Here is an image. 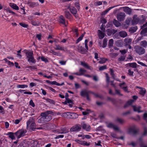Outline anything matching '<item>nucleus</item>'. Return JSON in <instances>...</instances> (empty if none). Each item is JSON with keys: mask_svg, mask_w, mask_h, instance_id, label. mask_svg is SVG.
Segmentation results:
<instances>
[{"mask_svg": "<svg viewBox=\"0 0 147 147\" xmlns=\"http://www.w3.org/2000/svg\"><path fill=\"white\" fill-rule=\"evenodd\" d=\"M133 108L134 111L135 112H138V113H140L142 112V111L140 110L141 109L140 106L136 107L135 106H132Z\"/></svg>", "mask_w": 147, "mask_h": 147, "instance_id": "obj_17", "label": "nucleus"}, {"mask_svg": "<svg viewBox=\"0 0 147 147\" xmlns=\"http://www.w3.org/2000/svg\"><path fill=\"white\" fill-rule=\"evenodd\" d=\"M66 115H70L71 117V118L73 119L77 118L78 117V115L77 113H70L68 112L66 113H64L63 114V116H65Z\"/></svg>", "mask_w": 147, "mask_h": 147, "instance_id": "obj_8", "label": "nucleus"}, {"mask_svg": "<svg viewBox=\"0 0 147 147\" xmlns=\"http://www.w3.org/2000/svg\"><path fill=\"white\" fill-rule=\"evenodd\" d=\"M84 36V34H82L78 38L77 40H76V43H78L82 39L83 37Z\"/></svg>", "mask_w": 147, "mask_h": 147, "instance_id": "obj_42", "label": "nucleus"}, {"mask_svg": "<svg viewBox=\"0 0 147 147\" xmlns=\"http://www.w3.org/2000/svg\"><path fill=\"white\" fill-rule=\"evenodd\" d=\"M107 69V66L105 65L103 66L100 67L99 68V70L100 71H102Z\"/></svg>", "mask_w": 147, "mask_h": 147, "instance_id": "obj_59", "label": "nucleus"}, {"mask_svg": "<svg viewBox=\"0 0 147 147\" xmlns=\"http://www.w3.org/2000/svg\"><path fill=\"white\" fill-rule=\"evenodd\" d=\"M82 126L83 129H85L87 131H89L90 129V126L83 122L82 123Z\"/></svg>", "mask_w": 147, "mask_h": 147, "instance_id": "obj_12", "label": "nucleus"}, {"mask_svg": "<svg viewBox=\"0 0 147 147\" xmlns=\"http://www.w3.org/2000/svg\"><path fill=\"white\" fill-rule=\"evenodd\" d=\"M119 34L120 36L123 38H124L127 36V32L125 31H120L119 32Z\"/></svg>", "mask_w": 147, "mask_h": 147, "instance_id": "obj_20", "label": "nucleus"}, {"mask_svg": "<svg viewBox=\"0 0 147 147\" xmlns=\"http://www.w3.org/2000/svg\"><path fill=\"white\" fill-rule=\"evenodd\" d=\"M124 41L126 45L129 44L132 41V40L130 38H126L124 39Z\"/></svg>", "mask_w": 147, "mask_h": 147, "instance_id": "obj_39", "label": "nucleus"}, {"mask_svg": "<svg viewBox=\"0 0 147 147\" xmlns=\"http://www.w3.org/2000/svg\"><path fill=\"white\" fill-rule=\"evenodd\" d=\"M134 49L136 52L139 55H141L144 53L145 50L142 47L139 46H136Z\"/></svg>", "mask_w": 147, "mask_h": 147, "instance_id": "obj_4", "label": "nucleus"}, {"mask_svg": "<svg viewBox=\"0 0 147 147\" xmlns=\"http://www.w3.org/2000/svg\"><path fill=\"white\" fill-rule=\"evenodd\" d=\"M102 1H97L94 3V5L96 6L101 5L102 4Z\"/></svg>", "mask_w": 147, "mask_h": 147, "instance_id": "obj_57", "label": "nucleus"}, {"mask_svg": "<svg viewBox=\"0 0 147 147\" xmlns=\"http://www.w3.org/2000/svg\"><path fill=\"white\" fill-rule=\"evenodd\" d=\"M107 126L109 128H113L115 131H119V129L118 127L111 123H109L107 124Z\"/></svg>", "mask_w": 147, "mask_h": 147, "instance_id": "obj_9", "label": "nucleus"}, {"mask_svg": "<svg viewBox=\"0 0 147 147\" xmlns=\"http://www.w3.org/2000/svg\"><path fill=\"white\" fill-rule=\"evenodd\" d=\"M55 47L54 49L56 50H61L64 51H67V49L66 47H62L59 45H55Z\"/></svg>", "mask_w": 147, "mask_h": 147, "instance_id": "obj_10", "label": "nucleus"}, {"mask_svg": "<svg viewBox=\"0 0 147 147\" xmlns=\"http://www.w3.org/2000/svg\"><path fill=\"white\" fill-rule=\"evenodd\" d=\"M113 22L114 25L117 27H118L121 26V24L117 20L115 19H114Z\"/></svg>", "mask_w": 147, "mask_h": 147, "instance_id": "obj_23", "label": "nucleus"}, {"mask_svg": "<svg viewBox=\"0 0 147 147\" xmlns=\"http://www.w3.org/2000/svg\"><path fill=\"white\" fill-rule=\"evenodd\" d=\"M128 133L133 136H136L139 134V129L135 125L130 126L128 129Z\"/></svg>", "mask_w": 147, "mask_h": 147, "instance_id": "obj_1", "label": "nucleus"}, {"mask_svg": "<svg viewBox=\"0 0 147 147\" xmlns=\"http://www.w3.org/2000/svg\"><path fill=\"white\" fill-rule=\"evenodd\" d=\"M27 67L28 68H30L31 70L36 69H37L36 67V66H28Z\"/></svg>", "mask_w": 147, "mask_h": 147, "instance_id": "obj_56", "label": "nucleus"}, {"mask_svg": "<svg viewBox=\"0 0 147 147\" xmlns=\"http://www.w3.org/2000/svg\"><path fill=\"white\" fill-rule=\"evenodd\" d=\"M38 122L39 123H46L44 117H42L38 120Z\"/></svg>", "mask_w": 147, "mask_h": 147, "instance_id": "obj_34", "label": "nucleus"}, {"mask_svg": "<svg viewBox=\"0 0 147 147\" xmlns=\"http://www.w3.org/2000/svg\"><path fill=\"white\" fill-rule=\"evenodd\" d=\"M117 121L121 124H123L125 123V120L122 118H118L117 119Z\"/></svg>", "mask_w": 147, "mask_h": 147, "instance_id": "obj_28", "label": "nucleus"}, {"mask_svg": "<svg viewBox=\"0 0 147 147\" xmlns=\"http://www.w3.org/2000/svg\"><path fill=\"white\" fill-rule=\"evenodd\" d=\"M79 137H82L83 138H90V136L88 135H84L82 133H81L80 134L78 135Z\"/></svg>", "mask_w": 147, "mask_h": 147, "instance_id": "obj_40", "label": "nucleus"}, {"mask_svg": "<svg viewBox=\"0 0 147 147\" xmlns=\"http://www.w3.org/2000/svg\"><path fill=\"white\" fill-rule=\"evenodd\" d=\"M36 37L39 40H40L41 39V35L40 34H37Z\"/></svg>", "mask_w": 147, "mask_h": 147, "instance_id": "obj_64", "label": "nucleus"}, {"mask_svg": "<svg viewBox=\"0 0 147 147\" xmlns=\"http://www.w3.org/2000/svg\"><path fill=\"white\" fill-rule=\"evenodd\" d=\"M89 93H91V94H93L95 97H98L100 98H102V96L100 95H99L97 94H96L93 92L91 91H90V92H89Z\"/></svg>", "mask_w": 147, "mask_h": 147, "instance_id": "obj_41", "label": "nucleus"}, {"mask_svg": "<svg viewBox=\"0 0 147 147\" xmlns=\"http://www.w3.org/2000/svg\"><path fill=\"white\" fill-rule=\"evenodd\" d=\"M27 4L30 7L32 8L35 7L38 5V3L32 2L30 1L27 2Z\"/></svg>", "mask_w": 147, "mask_h": 147, "instance_id": "obj_11", "label": "nucleus"}, {"mask_svg": "<svg viewBox=\"0 0 147 147\" xmlns=\"http://www.w3.org/2000/svg\"><path fill=\"white\" fill-rule=\"evenodd\" d=\"M74 141L77 143L82 145H85L88 146L90 145L89 144H87V142H86L82 141L80 139H76Z\"/></svg>", "mask_w": 147, "mask_h": 147, "instance_id": "obj_13", "label": "nucleus"}, {"mask_svg": "<svg viewBox=\"0 0 147 147\" xmlns=\"http://www.w3.org/2000/svg\"><path fill=\"white\" fill-rule=\"evenodd\" d=\"M46 122L49 121L52 119V117L50 115L44 117Z\"/></svg>", "mask_w": 147, "mask_h": 147, "instance_id": "obj_37", "label": "nucleus"}, {"mask_svg": "<svg viewBox=\"0 0 147 147\" xmlns=\"http://www.w3.org/2000/svg\"><path fill=\"white\" fill-rule=\"evenodd\" d=\"M107 34L108 36H111L112 34V29H108L106 30Z\"/></svg>", "mask_w": 147, "mask_h": 147, "instance_id": "obj_47", "label": "nucleus"}, {"mask_svg": "<svg viewBox=\"0 0 147 147\" xmlns=\"http://www.w3.org/2000/svg\"><path fill=\"white\" fill-rule=\"evenodd\" d=\"M79 71L80 74H81V76L83 75L84 74L86 71V70L81 68L80 69Z\"/></svg>", "mask_w": 147, "mask_h": 147, "instance_id": "obj_45", "label": "nucleus"}, {"mask_svg": "<svg viewBox=\"0 0 147 147\" xmlns=\"http://www.w3.org/2000/svg\"><path fill=\"white\" fill-rule=\"evenodd\" d=\"M41 59L42 61H44L45 62H48V61L47 60V58H45L44 57H41Z\"/></svg>", "mask_w": 147, "mask_h": 147, "instance_id": "obj_60", "label": "nucleus"}, {"mask_svg": "<svg viewBox=\"0 0 147 147\" xmlns=\"http://www.w3.org/2000/svg\"><path fill=\"white\" fill-rule=\"evenodd\" d=\"M144 19L142 18V19H139L137 15H134L132 21V24L133 25H135L137 24L138 22L140 23H142L144 21Z\"/></svg>", "mask_w": 147, "mask_h": 147, "instance_id": "obj_3", "label": "nucleus"}, {"mask_svg": "<svg viewBox=\"0 0 147 147\" xmlns=\"http://www.w3.org/2000/svg\"><path fill=\"white\" fill-rule=\"evenodd\" d=\"M10 6L16 10H18L19 9L18 7L17 6V5L13 3H10Z\"/></svg>", "mask_w": 147, "mask_h": 147, "instance_id": "obj_27", "label": "nucleus"}, {"mask_svg": "<svg viewBox=\"0 0 147 147\" xmlns=\"http://www.w3.org/2000/svg\"><path fill=\"white\" fill-rule=\"evenodd\" d=\"M134 100H131L128 101L127 103L124 106V108L126 107L128 105H130L132 104Z\"/></svg>", "mask_w": 147, "mask_h": 147, "instance_id": "obj_46", "label": "nucleus"}, {"mask_svg": "<svg viewBox=\"0 0 147 147\" xmlns=\"http://www.w3.org/2000/svg\"><path fill=\"white\" fill-rule=\"evenodd\" d=\"M26 132L27 131L26 130L21 129L15 133L14 134L18 138H20L23 137L25 135V134L26 133Z\"/></svg>", "mask_w": 147, "mask_h": 147, "instance_id": "obj_2", "label": "nucleus"}, {"mask_svg": "<svg viewBox=\"0 0 147 147\" xmlns=\"http://www.w3.org/2000/svg\"><path fill=\"white\" fill-rule=\"evenodd\" d=\"M81 128V126L80 125H76L73 126L70 129V131L72 132L79 131Z\"/></svg>", "mask_w": 147, "mask_h": 147, "instance_id": "obj_7", "label": "nucleus"}, {"mask_svg": "<svg viewBox=\"0 0 147 147\" xmlns=\"http://www.w3.org/2000/svg\"><path fill=\"white\" fill-rule=\"evenodd\" d=\"M137 29V27H131L129 29V31L130 33H133L135 32Z\"/></svg>", "mask_w": 147, "mask_h": 147, "instance_id": "obj_25", "label": "nucleus"}, {"mask_svg": "<svg viewBox=\"0 0 147 147\" xmlns=\"http://www.w3.org/2000/svg\"><path fill=\"white\" fill-rule=\"evenodd\" d=\"M90 92V90H82L80 92V95L82 96H86V98L88 100H90V98L89 97V94H91V93H89Z\"/></svg>", "mask_w": 147, "mask_h": 147, "instance_id": "obj_5", "label": "nucleus"}, {"mask_svg": "<svg viewBox=\"0 0 147 147\" xmlns=\"http://www.w3.org/2000/svg\"><path fill=\"white\" fill-rule=\"evenodd\" d=\"M123 11L129 14H130L131 12V9L128 7H123Z\"/></svg>", "mask_w": 147, "mask_h": 147, "instance_id": "obj_18", "label": "nucleus"}, {"mask_svg": "<svg viewBox=\"0 0 147 147\" xmlns=\"http://www.w3.org/2000/svg\"><path fill=\"white\" fill-rule=\"evenodd\" d=\"M125 57L124 55L121 56L118 59V60L120 61H124L125 59Z\"/></svg>", "mask_w": 147, "mask_h": 147, "instance_id": "obj_49", "label": "nucleus"}, {"mask_svg": "<svg viewBox=\"0 0 147 147\" xmlns=\"http://www.w3.org/2000/svg\"><path fill=\"white\" fill-rule=\"evenodd\" d=\"M19 24L24 28H27L28 26V24H26L24 23L21 22L19 23Z\"/></svg>", "mask_w": 147, "mask_h": 147, "instance_id": "obj_53", "label": "nucleus"}, {"mask_svg": "<svg viewBox=\"0 0 147 147\" xmlns=\"http://www.w3.org/2000/svg\"><path fill=\"white\" fill-rule=\"evenodd\" d=\"M113 39H111L109 40L108 44V46L110 48L113 46Z\"/></svg>", "mask_w": 147, "mask_h": 147, "instance_id": "obj_43", "label": "nucleus"}, {"mask_svg": "<svg viewBox=\"0 0 147 147\" xmlns=\"http://www.w3.org/2000/svg\"><path fill=\"white\" fill-rule=\"evenodd\" d=\"M114 7V6L111 7L105 10L102 13V15H105L106 14L110 9Z\"/></svg>", "mask_w": 147, "mask_h": 147, "instance_id": "obj_36", "label": "nucleus"}, {"mask_svg": "<svg viewBox=\"0 0 147 147\" xmlns=\"http://www.w3.org/2000/svg\"><path fill=\"white\" fill-rule=\"evenodd\" d=\"M61 130H57V132L61 134H65L68 132V131L65 128H62L61 129Z\"/></svg>", "mask_w": 147, "mask_h": 147, "instance_id": "obj_15", "label": "nucleus"}, {"mask_svg": "<svg viewBox=\"0 0 147 147\" xmlns=\"http://www.w3.org/2000/svg\"><path fill=\"white\" fill-rule=\"evenodd\" d=\"M127 66H129L133 68H136L137 66V64L135 62L127 63Z\"/></svg>", "mask_w": 147, "mask_h": 147, "instance_id": "obj_22", "label": "nucleus"}, {"mask_svg": "<svg viewBox=\"0 0 147 147\" xmlns=\"http://www.w3.org/2000/svg\"><path fill=\"white\" fill-rule=\"evenodd\" d=\"M65 16L66 18L68 19H69L71 18V14L69 11H65Z\"/></svg>", "mask_w": 147, "mask_h": 147, "instance_id": "obj_30", "label": "nucleus"}, {"mask_svg": "<svg viewBox=\"0 0 147 147\" xmlns=\"http://www.w3.org/2000/svg\"><path fill=\"white\" fill-rule=\"evenodd\" d=\"M5 10L7 12H9V13H12V14H16L15 13H14L13 11H11L9 8L6 9H5Z\"/></svg>", "mask_w": 147, "mask_h": 147, "instance_id": "obj_61", "label": "nucleus"}, {"mask_svg": "<svg viewBox=\"0 0 147 147\" xmlns=\"http://www.w3.org/2000/svg\"><path fill=\"white\" fill-rule=\"evenodd\" d=\"M98 32H99L100 34L99 35V38L100 39H102L104 37V33L101 31L100 30H98Z\"/></svg>", "mask_w": 147, "mask_h": 147, "instance_id": "obj_31", "label": "nucleus"}, {"mask_svg": "<svg viewBox=\"0 0 147 147\" xmlns=\"http://www.w3.org/2000/svg\"><path fill=\"white\" fill-rule=\"evenodd\" d=\"M69 9L71 12L73 14L76 15L77 13L76 9L74 7H69Z\"/></svg>", "mask_w": 147, "mask_h": 147, "instance_id": "obj_21", "label": "nucleus"}, {"mask_svg": "<svg viewBox=\"0 0 147 147\" xmlns=\"http://www.w3.org/2000/svg\"><path fill=\"white\" fill-rule=\"evenodd\" d=\"M45 100L47 102L53 104H55V102L54 100L50 99L47 98Z\"/></svg>", "mask_w": 147, "mask_h": 147, "instance_id": "obj_50", "label": "nucleus"}, {"mask_svg": "<svg viewBox=\"0 0 147 147\" xmlns=\"http://www.w3.org/2000/svg\"><path fill=\"white\" fill-rule=\"evenodd\" d=\"M101 141H98L97 142H95V144L96 146H101Z\"/></svg>", "mask_w": 147, "mask_h": 147, "instance_id": "obj_63", "label": "nucleus"}, {"mask_svg": "<svg viewBox=\"0 0 147 147\" xmlns=\"http://www.w3.org/2000/svg\"><path fill=\"white\" fill-rule=\"evenodd\" d=\"M146 92V90H145L143 89L141 90L140 91L139 93L141 95L144 96Z\"/></svg>", "mask_w": 147, "mask_h": 147, "instance_id": "obj_58", "label": "nucleus"}, {"mask_svg": "<svg viewBox=\"0 0 147 147\" xmlns=\"http://www.w3.org/2000/svg\"><path fill=\"white\" fill-rule=\"evenodd\" d=\"M68 101L67 102L69 104V105L70 107H72L73 105V101L72 100H70L69 99L67 100Z\"/></svg>", "mask_w": 147, "mask_h": 147, "instance_id": "obj_54", "label": "nucleus"}, {"mask_svg": "<svg viewBox=\"0 0 147 147\" xmlns=\"http://www.w3.org/2000/svg\"><path fill=\"white\" fill-rule=\"evenodd\" d=\"M81 64L85 68L88 69H90L91 67L89 66L87 63L85 62H81Z\"/></svg>", "mask_w": 147, "mask_h": 147, "instance_id": "obj_24", "label": "nucleus"}, {"mask_svg": "<svg viewBox=\"0 0 147 147\" xmlns=\"http://www.w3.org/2000/svg\"><path fill=\"white\" fill-rule=\"evenodd\" d=\"M30 129L32 130H34L36 129V124L34 122L32 123L30 126Z\"/></svg>", "mask_w": 147, "mask_h": 147, "instance_id": "obj_33", "label": "nucleus"}, {"mask_svg": "<svg viewBox=\"0 0 147 147\" xmlns=\"http://www.w3.org/2000/svg\"><path fill=\"white\" fill-rule=\"evenodd\" d=\"M28 87L27 85H18L17 86V87L18 88H23Z\"/></svg>", "mask_w": 147, "mask_h": 147, "instance_id": "obj_44", "label": "nucleus"}, {"mask_svg": "<svg viewBox=\"0 0 147 147\" xmlns=\"http://www.w3.org/2000/svg\"><path fill=\"white\" fill-rule=\"evenodd\" d=\"M107 40L106 38H104L103 41L102 47L103 48L105 47L107 44Z\"/></svg>", "mask_w": 147, "mask_h": 147, "instance_id": "obj_35", "label": "nucleus"}, {"mask_svg": "<svg viewBox=\"0 0 147 147\" xmlns=\"http://www.w3.org/2000/svg\"><path fill=\"white\" fill-rule=\"evenodd\" d=\"M29 104L33 107H34L35 105L32 100H30L29 102Z\"/></svg>", "mask_w": 147, "mask_h": 147, "instance_id": "obj_62", "label": "nucleus"}, {"mask_svg": "<svg viewBox=\"0 0 147 147\" xmlns=\"http://www.w3.org/2000/svg\"><path fill=\"white\" fill-rule=\"evenodd\" d=\"M107 60V59H106L102 58L99 61V63L100 64H103L105 63Z\"/></svg>", "mask_w": 147, "mask_h": 147, "instance_id": "obj_55", "label": "nucleus"}, {"mask_svg": "<svg viewBox=\"0 0 147 147\" xmlns=\"http://www.w3.org/2000/svg\"><path fill=\"white\" fill-rule=\"evenodd\" d=\"M125 15L124 13L121 12L117 14V18L119 21H123L125 19Z\"/></svg>", "mask_w": 147, "mask_h": 147, "instance_id": "obj_6", "label": "nucleus"}, {"mask_svg": "<svg viewBox=\"0 0 147 147\" xmlns=\"http://www.w3.org/2000/svg\"><path fill=\"white\" fill-rule=\"evenodd\" d=\"M28 61L29 62H31L33 63H35L36 62L33 56L28 58Z\"/></svg>", "mask_w": 147, "mask_h": 147, "instance_id": "obj_26", "label": "nucleus"}, {"mask_svg": "<svg viewBox=\"0 0 147 147\" xmlns=\"http://www.w3.org/2000/svg\"><path fill=\"white\" fill-rule=\"evenodd\" d=\"M140 45L142 46L146 47L147 46V42L145 40L142 41L140 43Z\"/></svg>", "mask_w": 147, "mask_h": 147, "instance_id": "obj_38", "label": "nucleus"}, {"mask_svg": "<svg viewBox=\"0 0 147 147\" xmlns=\"http://www.w3.org/2000/svg\"><path fill=\"white\" fill-rule=\"evenodd\" d=\"M50 53L56 56H59L60 55V53H59L53 50H51L50 51Z\"/></svg>", "mask_w": 147, "mask_h": 147, "instance_id": "obj_48", "label": "nucleus"}, {"mask_svg": "<svg viewBox=\"0 0 147 147\" xmlns=\"http://www.w3.org/2000/svg\"><path fill=\"white\" fill-rule=\"evenodd\" d=\"M78 51L82 53H84V49L82 46L80 45L78 46Z\"/></svg>", "mask_w": 147, "mask_h": 147, "instance_id": "obj_29", "label": "nucleus"}, {"mask_svg": "<svg viewBox=\"0 0 147 147\" xmlns=\"http://www.w3.org/2000/svg\"><path fill=\"white\" fill-rule=\"evenodd\" d=\"M146 33H147V27L142 29L141 32V34L142 35H144Z\"/></svg>", "mask_w": 147, "mask_h": 147, "instance_id": "obj_51", "label": "nucleus"}, {"mask_svg": "<svg viewBox=\"0 0 147 147\" xmlns=\"http://www.w3.org/2000/svg\"><path fill=\"white\" fill-rule=\"evenodd\" d=\"M14 134L13 132H9L8 133L7 135L9 136V138H14Z\"/></svg>", "mask_w": 147, "mask_h": 147, "instance_id": "obj_52", "label": "nucleus"}, {"mask_svg": "<svg viewBox=\"0 0 147 147\" xmlns=\"http://www.w3.org/2000/svg\"><path fill=\"white\" fill-rule=\"evenodd\" d=\"M59 21L60 23L66 26L65 25V19L63 16L61 15L59 16Z\"/></svg>", "mask_w": 147, "mask_h": 147, "instance_id": "obj_16", "label": "nucleus"}, {"mask_svg": "<svg viewBox=\"0 0 147 147\" xmlns=\"http://www.w3.org/2000/svg\"><path fill=\"white\" fill-rule=\"evenodd\" d=\"M24 53H25L28 59L29 58V57H31L33 55V53L32 51H28L26 50H24Z\"/></svg>", "mask_w": 147, "mask_h": 147, "instance_id": "obj_14", "label": "nucleus"}, {"mask_svg": "<svg viewBox=\"0 0 147 147\" xmlns=\"http://www.w3.org/2000/svg\"><path fill=\"white\" fill-rule=\"evenodd\" d=\"M34 119L33 117H30L27 122V127L28 128L30 124L34 122Z\"/></svg>", "mask_w": 147, "mask_h": 147, "instance_id": "obj_19", "label": "nucleus"}, {"mask_svg": "<svg viewBox=\"0 0 147 147\" xmlns=\"http://www.w3.org/2000/svg\"><path fill=\"white\" fill-rule=\"evenodd\" d=\"M31 24L34 26H38L40 25V22L38 21L32 20Z\"/></svg>", "mask_w": 147, "mask_h": 147, "instance_id": "obj_32", "label": "nucleus"}]
</instances>
